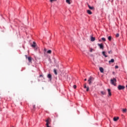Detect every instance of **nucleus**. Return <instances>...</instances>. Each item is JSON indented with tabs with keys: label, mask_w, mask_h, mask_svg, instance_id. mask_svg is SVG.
<instances>
[{
	"label": "nucleus",
	"mask_w": 127,
	"mask_h": 127,
	"mask_svg": "<svg viewBox=\"0 0 127 127\" xmlns=\"http://www.w3.org/2000/svg\"><path fill=\"white\" fill-rule=\"evenodd\" d=\"M110 82L112 85H113L114 86H117V85L116 84V83L117 82V79H116V78H113V79H111Z\"/></svg>",
	"instance_id": "1"
},
{
	"label": "nucleus",
	"mask_w": 127,
	"mask_h": 127,
	"mask_svg": "<svg viewBox=\"0 0 127 127\" xmlns=\"http://www.w3.org/2000/svg\"><path fill=\"white\" fill-rule=\"evenodd\" d=\"M92 81H94V78H93L92 77L90 76V77L89 78L88 80V84H89V85H91V84H92Z\"/></svg>",
	"instance_id": "2"
},
{
	"label": "nucleus",
	"mask_w": 127,
	"mask_h": 127,
	"mask_svg": "<svg viewBox=\"0 0 127 127\" xmlns=\"http://www.w3.org/2000/svg\"><path fill=\"white\" fill-rule=\"evenodd\" d=\"M125 88H126V87H125V86H123V85H118V90H124L125 89Z\"/></svg>",
	"instance_id": "3"
},
{
	"label": "nucleus",
	"mask_w": 127,
	"mask_h": 127,
	"mask_svg": "<svg viewBox=\"0 0 127 127\" xmlns=\"http://www.w3.org/2000/svg\"><path fill=\"white\" fill-rule=\"evenodd\" d=\"M84 89H86V91L88 92L89 91V86H87V83H85L84 84Z\"/></svg>",
	"instance_id": "4"
},
{
	"label": "nucleus",
	"mask_w": 127,
	"mask_h": 127,
	"mask_svg": "<svg viewBox=\"0 0 127 127\" xmlns=\"http://www.w3.org/2000/svg\"><path fill=\"white\" fill-rule=\"evenodd\" d=\"M98 46L100 47V49H104V45L103 44H98Z\"/></svg>",
	"instance_id": "5"
},
{
	"label": "nucleus",
	"mask_w": 127,
	"mask_h": 127,
	"mask_svg": "<svg viewBox=\"0 0 127 127\" xmlns=\"http://www.w3.org/2000/svg\"><path fill=\"white\" fill-rule=\"evenodd\" d=\"M28 60L29 63H32V58H31V57H28Z\"/></svg>",
	"instance_id": "6"
},
{
	"label": "nucleus",
	"mask_w": 127,
	"mask_h": 127,
	"mask_svg": "<svg viewBox=\"0 0 127 127\" xmlns=\"http://www.w3.org/2000/svg\"><path fill=\"white\" fill-rule=\"evenodd\" d=\"M107 91L108 92L109 96H112V92H111V90L110 89H108Z\"/></svg>",
	"instance_id": "7"
},
{
	"label": "nucleus",
	"mask_w": 127,
	"mask_h": 127,
	"mask_svg": "<svg viewBox=\"0 0 127 127\" xmlns=\"http://www.w3.org/2000/svg\"><path fill=\"white\" fill-rule=\"evenodd\" d=\"M72 0H66V3H68V4H71Z\"/></svg>",
	"instance_id": "8"
},
{
	"label": "nucleus",
	"mask_w": 127,
	"mask_h": 127,
	"mask_svg": "<svg viewBox=\"0 0 127 127\" xmlns=\"http://www.w3.org/2000/svg\"><path fill=\"white\" fill-rule=\"evenodd\" d=\"M114 62H115V60H114V59H112L109 61V64H111V63H114Z\"/></svg>",
	"instance_id": "9"
},
{
	"label": "nucleus",
	"mask_w": 127,
	"mask_h": 127,
	"mask_svg": "<svg viewBox=\"0 0 127 127\" xmlns=\"http://www.w3.org/2000/svg\"><path fill=\"white\" fill-rule=\"evenodd\" d=\"M99 70L101 73H104V68L103 67H100Z\"/></svg>",
	"instance_id": "10"
},
{
	"label": "nucleus",
	"mask_w": 127,
	"mask_h": 127,
	"mask_svg": "<svg viewBox=\"0 0 127 127\" xmlns=\"http://www.w3.org/2000/svg\"><path fill=\"white\" fill-rule=\"evenodd\" d=\"M31 46H32V47L35 48V47L36 46V44L35 43V42H33V44H32Z\"/></svg>",
	"instance_id": "11"
},
{
	"label": "nucleus",
	"mask_w": 127,
	"mask_h": 127,
	"mask_svg": "<svg viewBox=\"0 0 127 127\" xmlns=\"http://www.w3.org/2000/svg\"><path fill=\"white\" fill-rule=\"evenodd\" d=\"M48 78H49V79H50V80H51V79L52 78V75L50 74H49L48 75Z\"/></svg>",
	"instance_id": "12"
},
{
	"label": "nucleus",
	"mask_w": 127,
	"mask_h": 127,
	"mask_svg": "<svg viewBox=\"0 0 127 127\" xmlns=\"http://www.w3.org/2000/svg\"><path fill=\"white\" fill-rule=\"evenodd\" d=\"M114 122H117L119 120V117H114L113 118Z\"/></svg>",
	"instance_id": "13"
},
{
	"label": "nucleus",
	"mask_w": 127,
	"mask_h": 127,
	"mask_svg": "<svg viewBox=\"0 0 127 127\" xmlns=\"http://www.w3.org/2000/svg\"><path fill=\"white\" fill-rule=\"evenodd\" d=\"M88 6L89 9H94V7L91 6L90 5L88 4Z\"/></svg>",
	"instance_id": "14"
},
{
	"label": "nucleus",
	"mask_w": 127,
	"mask_h": 127,
	"mask_svg": "<svg viewBox=\"0 0 127 127\" xmlns=\"http://www.w3.org/2000/svg\"><path fill=\"white\" fill-rule=\"evenodd\" d=\"M54 72L55 75H57V69L56 68L54 69Z\"/></svg>",
	"instance_id": "15"
},
{
	"label": "nucleus",
	"mask_w": 127,
	"mask_h": 127,
	"mask_svg": "<svg viewBox=\"0 0 127 127\" xmlns=\"http://www.w3.org/2000/svg\"><path fill=\"white\" fill-rule=\"evenodd\" d=\"M87 12L88 14H92V12L91 11V10H87Z\"/></svg>",
	"instance_id": "16"
},
{
	"label": "nucleus",
	"mask_w": 127,
	"mask_h": 127,
	"mask_svg": "<svg viewBox=\"0 0 127 127\" xmlns=\"http://www.w3.org/2000/svg\"><path fill=\"white\" fill-rule=\"evenodd\" d=\"M102 54H103V56H105V57H106V58L108 57V56L106 55V52H103Z\"/></svg>",
	"instance_id": "17"
},
{
	"label": "nucleus",
	"mask_w": 127,
	"mask_h": 127,
	"mask_svg": "<svg viewBox=\"0 0 127 127\" xmlns=\"http://www.w3.org/2000/svg\"><path fill=\"white\" fill-rule=\"evenodd\" d=\"M52 53V51H51V50H49L47 52V53H48V54H51Z\"/></svg>",
	"instance_id": "18"
},
{
	"label": "nucleus",
	"mask_w": 127,
	"mask_h": 127,
	"mask_svg": "<svg viewBox=\"0 0 127 127\" xmlns=\"http://www.w3.org/2000/svg\"><path fill=\"white\" fill-rule=\"evenodd\" d=\"M95 40V37H91V41L93 42Z\"/></svg>",
	"instance_id": "19"
},
{
	"label": "nucleus",
	"mask_w": 127,
	"mask_h": 127,
	"mask_svg": "<svg viewBox=\"0 0 127 127\" xmlns=\"http://www.w3.org/2000/svg\"><path fill=\"white\" fill-rule=\"evenodd\" d=\"M108 39L109 41H111L112 40V36L108 37Z\"/></svg>",
	"instance_id": "20"
},
{
	"label": "nucleus",
	"mask_w": 127,
	"mask_h": 127,
	"mask_svg": "<svg viewBox=\"0 0 127 127\" xmlns=\"http://www.w3.org/2000/svg\"><path fill=\"white\" fill-rule=\"evenodd\" d=\"M123 113H126L127 112V109H123Z\"/></svg>",
	"instance_id": "21"
},
{
	"label": "nucleus",
	"mask_w": 127,
	"mask_h": 127,
	"mask_svg": "<svg viewBox=\"0 0 127 127\" xmlns=\"http://www.w3.org/2000/svg\"><path fill=\"white\" fill-rule=\"evenodd\" d=\"M57 0H50L51 2H54V1H56Z\"/></svg>",
	"instance_id": "22"
},
{
	"label": "nucleus",
	"mask_w": 127,
	"mask_h": 127,
	"mask_svg": "<svg viewBox=\"0 0 127 127\" xmlns=\"http://www.w3.org/2000/svg\"><path fill=\"white\" fill-rule=\"evenodd\" d=\"M101 94H102V95H106V93L104 91H101Z\"/></svg>",
	"instance_id": "23"
},
{
	"label": "nucleus",
	"mask_w": 127,
	"mask_h": 127,
	"mask_svg": "<svg viewBox=\"0 0 127 127\" xmlns=\"http://www.w3.org/2000/svg\"><path fill=\"white\" fill-rule=\"evenodd\" d=\"M102 40H103V41H106V38H102Z\"/></svg>",
	"instance_id": "24"
},
{
	"label": "nucleus",
	"mask_w": 127,
	"mask_h": 127,
	"mask_svg": "<svg viewBox=\"0 0 127 127\" xmlns=\"http://www.w3.org/2000/svg\"><path fill=\"white\" fill-rule=\"evenodd\" d=\"M73 88L74 89H76L77 88V86H76V85H74L73 86Z\"/></svg>",
	"instance_id": "25"
},
{
	"label": "nucleus",
	"mask_w": 127,
	"mask_h": 127,
	"mask_svg": "<svg viewBox=\"0 0 127 127\" xmlns=\"http://www.w3.org/2000/svg\"><path fill=\"white\" fill-rule=\"evenodd\" d=\"M119 36H120V34H119V33H117L116 35V37H119Z\"/></svg>",
	"instance_id": "26"
},
{
	"label": "nucleus",
	"mask_w": 127,
	"mask_h": 127,
	"mask_svg": "<svg viewBox=\"0 0 127 127\" xmlns=\"http://www.w3.org/2000/svg\"><path fill=\"white\" fill-rule=\"evenodd\" d=\"M93 51H94V49H90V52H93Z\"/></svg>",
	"instance_id": "27"
},
{
	"label": "nucleus",
	"mask_w": 127,
	"mask_h": 127,
	"mask_svg": "<svg viewBox=\"0 0 127 127\" xmlns=\"http://www.w3.org/2000/svg\"><path fill=\"white\" fill-rule=\"evenodd\" d=\"M108 53H109V54H111V53H112V51H108Z\"/></svg>",
	"instance_id": "28"
},
{
	"label": "nucleus",
	"mask_w": 127,
	"mask_h": 127,
	"mask_svg": "<svg viewBox=\"0 0 127 127\" xmlns=\"http://www.w3.org/2000/svg\"><path fill=\"white\" fill-rule=\"evenodd\" d=\"M115 68H116V69H118V68H119V66L116 65V66H115Z\"/></svg>",
	"instance_id": "29"
},
{
	"label": "nucleus",
	"mask_w": 127,
	"mask_h": 127,
	"mask_svg": "<svg viewBox=\"0 0 127 127\" xmlns=\"http://www.w3.org/2000/svg\"><path fill=\"white\" fill-rule=\"evenodd\" d=\"M25 58H26V59H28V57H27V55H25Z\"/></svg>",
	"instance_id": "30"
},
{
	"label": "nucleus",
	"mask_w": 127,
	"mask_h": 127,
	"mask_svg": "<svg viewBox=\"0 0 127 127\" xmlns=\"http://www.w3.org/2000/svg\"><path fill=\"white\" fill-rule=\"evenodd\" d=\"M44 51H45V52H46V51H47V50L46 48H45L44 49Z\"/></svg>",
	"instance_id": "31"
},
{
	"label": "nucleus",
	"mask_w": 127,
	"mask_h": 127,
	"mask_svg": "<svg viewBox=\"0 0 127 127\" xmlns=\"http://www.w3.org/2000/svg\"><path fill=\"white\" fill-rule=\"evenodd\" d=\"M39 77H43V75H40L39 76Z\"/></svg>",
	"instance_id": "32"
},
{
	"label": "nucleus",
	"mask_w": 127,
	"mask_h": 127,
	"mask_svg": "<svg viewBox=\"0 0 127 127\" xmlns=\"http://www.w3.org/2000/svg\"><path fill=\"white\" fill-rule=\"evenodd\" d=\"M33 109H35V105L33 106Z\"/></svg>",
	"instance_id": "33"
},
{
	"label": "nucleus",
	"mask_w": 127,
	"mask_h": 127,
	"mask_svg": "<svg viewBox=\"0 0 127 127\" xmlns=\"http://www.w3.org/2000/svg\"><path fill=\"white\" fill-rule=\"evenodd\" d=\"M84 81H87V79L85 78V79H84Z\"/></svg>",
	"instance_id": "34"
}]
</instances>
